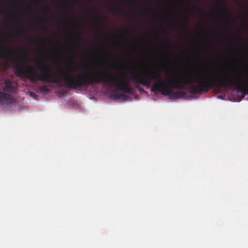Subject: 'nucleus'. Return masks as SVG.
<instances>
[{
	"instance_id": "dca6fc26",
	"label": "nucleus",
	"mask_w": 248,
	"mask_h": 248,
	"mask_svg": "<svg viewBox=\"0 0 248 248\" xmlns=\"http://www.w3.org/2000/svg\"><path fill=\"white\" fill-rule=\"evenodd\" d=\"M96 34L98 37H102L103 35V34L102 33H101V32L99 31H96Z\"/></svg>"
},
{
	"instance_id": "0eeeda50",
	"label": "nucleus",
	"mask_w": 248,
	"mask_h": 248,
	"mask_svg": "<svg viewBox=\"0 0 248 248\" xmlns=\"http://www.w3.org/2000/svg\"><path fill=\"white\" fill-rule=\"evenodd\" d=\"M11 52L12 54L15 53H19L20 57H23L26 61L28 60V56L25 54L26 50L24 49L14 48Z\"/></svg>"
},
{
	"instance_id": "2f4dec72",
	"label": "nucleus",
	"mask_w": 248,
	"mask_h": 248,
	"mask_svg": "<svg viewBox=\"0 0 248 248\" xmlns=\"http://www.w3.org/2000/svg\"><path fill=\"white\" fill-rule=\"evenodd\" d=\"M64 92H64V90H63V91H62V93H63V95H64Z\"/></svg>"
},
{
	"instance_id": "393cba45",
	"label": "nucleus",
	"mask_w": 248,
	"mask_h": 248,
	"mask_svg": "<svg viewBox=\"0 0 248 248\" xmlns=\"http://www.w3.org/2000/svg\"><path fill=\"white\" fill-rule=\"evenodd\" d=\"M35 42H36V40H33L31 41V44H34V43H35Z\"/></svg>"
},
{
	"instance_id": "c85d7f7f",
	"label": "nucleus",
	"mask_w": 248,
	"mask_h": 248,
	"mask_svg": "<svg viewBox=\"0 0 248 248\" xmlns=\"http://www.w3.org/2000/svg\"><path fill=\"white\" fill-rule=\"evenodd\" d=\"M4 24H5V25L7 26V25H8L9 24L7 22H5Z\"/></svg>"
},
{
	"instance_id": "6e6552de",
	"label": "nucleus",
	"mask_w": 248,
	"mask_h": 248,
	"mask_svg": "<svg viewBox=\"0 0 248 248\" xmlns=\"http://www.w3.org/2000/svg\"><path fill=\"white\" fill-rule=\"evenodd\" d=\"M217 3H218V4H219V5H221L223 7V14H227L228 15V18L225 20V22L226 24H228L230 26V15H229L228 14V13L225 9L226 3L222 0H218Z\"/></svg>"
},
{
	"instance_id": "bb28decb",
	"label": "nucleus",
	"mask_w": 248,
	"mask_h": 248,
	"mask_svg": "<svg viewBox=\"0 0 248 248\" xmlns=\"http://www.w3.org/2000/svg\"><path fill=\"white\" fill-rule=\"evenodd\" d=\"M103 50L104 51V52L105 53H108V52L107 50H106L105 49H103Z\"/></svg>"
},
{
	"instance_id": "c9c22d12",
	"label": "nucleus",
	"mask_w": 248,
	"mask_h": 248,
	"mask_svg": "<svg viewBox=\"0 0 248 248\" xmlns=\"http://www.w3.org/2000/svg\"><path fill=\"white\" fill-rule=\"evenodd\" d=\"M199 10H200V11H201V10H202V9H201V8H199Z\"/></svg>"
},
{
	"instance_id": "f3484780",
	"label": "nucleus",
	"mask_w": 248,
	"mask_h": 248,
	"mask_svg": "<svg viewBox=\"0 0 248 248\" xmlns=\"http://www.w3.org/2000/svg\"><path fill=\"white\" fill-rule=\"evenodd\" d=\"M115 96H116V97H117V98H121V97L124 96V95L122 94L118 93V94H116Z\"/></svg>"
},
{
	"instance_id": "58836bf2",
	"label": "nucleus",
	"mask_w": 248,
	"mask_h": 248,
	"mask_svg": "<svg viewBox=\"0 0 248 248\" xmlns=\"http://www.w3.org/2000/svg\"><path fill=\"white\" fill-rule=\"evenodd\" d=\"M82 56H84V54L82 53Z\"/></svg>"
},
{
	"instance_id": "39448f33",
	"label": "nucleus",
	"mask_w": 248,
	"mask_h": 248,
	"mask_svg": "<svg viewBox=\"0 0 248 248\" xmlns=\"http://www.w3.org/2000/svg\"><path fill=\"white\" fill-rule=\"evenodd\" d=\"M69 21L71 24L73 25V29L75 31L76 36L80 40L82 39V34L81 32L76 29V27L78 28H80L81 23L78 21L76 19H70Z\"/></svg>"
},
{
	"instance_id": "9d476101",
	"label": "nucleus",
	"mask_w": 248,
	"mask_h": 248,
	"mask_svg": "<svg viewBox=\"0 0 248 248\" xmlns=\"http://www.w3.org/2000/svg\"><path fill=\"white\" fill-rule=\"evenodd\" d=\"M45 58L46 60H48L50 62H53V55L49 51H47L45 54Z\"/></svg>"
},
{
	"instance_id": "4468645a",
	"label": "nucleus",
	"mask_w": 248,
	"mask_h": 248,
	"mask_svg": "<svg viewBox=\"0 0 248 248\" xmlns=\"http://www.w3.org/2000/svg\"><path fill=\"white\" fill-rule=\"evenodd\" d=\"M70 61H71V62L75 65H77L76 63V62H75V60H74V57L73 56H71L70 57Z\"/></svg>"
},
{
	"instance_id": "423d86ee",
	"label": "nucleus",
	"mask_w": 248,
	"mask_h": 248,
	"mask_svg": "<svg viewBox=\"0 0 248 248\" xmlns=\"http://www.w3.org/2000/svg\"><path fill=\"white\" fill-rule=\"evenodd\" d=\"M15 88L12 85L10 81H6L3 87V91L6 93H13L15 91Z\"/></svg>"
},
{
	"instance_id": "e433bc0d",
	"label": "nucleus",
	"mask_w": 248,
	"mask_h": 248,
	"mask_svg": "<svg viewBox=\"0 0 248 248\" xmlns=\"http://www.w3.org/2000/svg\"><path fill=\"white\" fill-rule=\"evenodd\" d=\"M74 1H78V0H74Z\"/></svg>"
},
{
	"instance_id": "b1692460",
	"label": "nucleus",
	"mask_w": 248,
	"mask_h": 248,
	"mask_svg": "<svg viewBox=\"0 0 248 248\" xmlns=\"http://www.w3.org/2000/svg\"><path fill=\"white\" fill-rule=\"evenodd\" d=\"M34 22L36 23H40V21L38 19H35L34 20Z\"/></svg>"
},
{
	"instance_id": "4be33fe9",
	"label": "nucleus",
	"mask_w": 248,
	"mask_h": 248,
	"mask_svg": "<svg viewBox=\"0 0 248 248\" xmlns=\"http://www.w3.org/2000/svg\"><path fill=\"white\" fill-rule=\"evenodd\" d=\"M122 32H126V33H130V31H127L126 29H124L123 31H122Z\"/></svg>"
},
{
	"instance_id": "2eb2a0df",
	"label": "nucleus",
	"mask_w": 248,
	"mask_h": 248,
	"mask_svg": "<svg viewBox=\"0 0 248 248\" xmlns=\"http://www.w3.org/2000/svg\"><path fill=\"white\" fill-rule=\"evenodd\" d=\"M21 32V31L19 29H16L15 31V33L16 35L19 34H20Z\"/></svg>"
},
{
	"instance_id": "9b49d317",
	"label": "nucleus",
	"mask_w": 248,
	"mask_h": 248,
	"mask_svg": "<svg viewBox=\"0 0 248 248\" xmlns=\"http://www.w3.org/2000/svg\"><path fill=\"white\" fill-rule=\"evenodd\" d=\"M39 89L42 92L48 93L49 91V89L46 85H40L39 86Z\"/></svg>"
},
{
	"instance_id": "7ed1b4c3",
	"label": "nucleus",
	"mask_w": 248,
	"mask_h": 248,
	"mask_svg": "<svg viewBox=\"0 0 248 248\" xmlns=\"http://www.w3.org/2000/svg\"><path fill=\"white\" fill-rule=\"evenodd\" d=\"M60 42L59 51V61L60 66L49 67L47 65L41 66L37 62V69L41 72L38 74L36 69L31 65H28L25 62L18 63L14 62L15 74L20 78H26L33 82L40 80L46 82L57 83L62 80V0H59Z\"/></svg>"
},
{
	"instance_id": "6ab92c4d",
	"label": "nucleus",
	"mask_w": 248,
	"mask_h": 248,
	"mask_svg": "<svg viewBox=\"0 0 248 248\" xmlns=\"http://www.w3.org/2000/svg\"><path fill=\"white\" fill-rule=\"evenodd\" d=\"M25 8L30 11H31L32 10L31 6H27Z\"/></svg>"
},
{
	"instance_id": "f257e3e1",
	"label": "nucleus",
	"mask_w": 248,
	"mask_h": 248,
	"mask_svg": "<svg viewBox=\"0 0 248 248\" xmlns=\"http://www.w3.org/2000/svg\"><path fill=\"white\" fill-rule=\"evenodd\" d=\"M162 68L152 71H143L141 76L133 75L131 80L135 82V88L140 87L139 84L149 88L152 81L155 82L151 88L152 92H160L161 94L167 96L173 93V89H184L185 85H189V92L192 94L206 93L215 86L224 88L234 87V78L230 76H220L215 73L200 72L188 73L182 78H167L166 79L160 78L159 72Z\"/></svg>"
},
{
	"instance_id": "72a5a7b5",
	"label": "nucleus",
	"mask_w": 248,
	"mask_h": 248,
	"mask_svg": "<svg viewBox=\"0 0 248 248\" xmlns=\"http://www.w3.org/2000/svg\"><path fill=\"white\" fill-rule=\"evenodd\" d=\"M78 67H79V68H81V66L80 65H78Z\"/></svg>"
},
{
	"instance_id": "5701e85b",
	"label": "nucleus",
	"mask_w": 248,
	"mask_h": 248,
	"mask_svg": "<svg viewBox=\"0 0 248 248\" xmlns=\"http://www.w3.org/2000/svg\"><path fill=\"white\" fill-rule=\"evenodd\" d=\"M138 90L139 92H145V91H144V89H143L142 88H140H140H139V89H138Z\"/></svg>"
},
{
	"instance_id": "4c0bfd02",
	"label": "nucleus",
	"mask_w": 248,
	"mask_h": 248,
	"mask_svg": "<svg viewBox=\"0 0 248 248\" xmlns=\"http://www.w3.org/2000/svg\"><path fill=\"white\" fill-rule=\"evenodd\" d=\"M78 52V50H76L75 51V52Z\"/></svg>"
},
{
	"instance_id": "cd10ccee",
	"label": "nucleus",
	"mask_w": 248,
	"mask_h": 248,
	"mask_svg": "<svg viewBox=\"0 0 248 248\" xmlns=\"http://www.w3.org/2000/svg\"><path fill=\"white\" fill-rule=\"evenodd\" d=\"M45 38V37H42V36L40 37V39H41L42 40H43Z\"/></svg>"
},
{
	"instance_id": "ddd939ff",
	"label": "nucleus",
	"mask_w": 248,
	"mask_h": 248,
	"mask_svg": "<svg viewBox=\"0 0 248 248\" xmlns=\"http://www.w3.org/2000/svg\"><path fill=\"white\" fill-rule=\"evenodd\" d=\"M184 95L182 92H176L174 93L173 95L176 98H180Z\"/></svg>"
},
{
	"instance_id": "7c9ffc66",
	"label": "nucleus",
	"mask_w": 248,
	"mask_h": 248,
	"mask_svg": "<svg viewBox=\"0 0 248 248\" xmlns=\"http://www.w3.org/2000/svg\"><path fill=\"white\" fill-rule=\"evenodd\" d=\"M170 49H172V45H171V46H170Z\"/></svg>"
},
{
	"instance_id": "a878e982",
	"label": "nucleus",
	"mask_w": 248,
	"mask_h": 248,
	"mask_svg": "<svg viewBox=\"0 0 248 248\" xmlns=\"http://www.w3.org/2000/svg\"><path fill=\"white\" fill-rule=\"evenodd\" d=\"M72 40L73 42L75 43L76 41L73 37H72Z\"/></svg>"
},
{
	"instance_id": "c756f323",
	"label": "nucleus",
	"mask_w": 248,
	"mask_h": 248,
	"mask_svg": "<svg viewBox=\"0 0 248 248\" xmlns=\"http://www.w3.org/2000/svg\"><path fill=\"white\" fill-rule=\"evenodd\" d=\"M247 22V19L246 18L245 20V24H246Z\"/></svg>"
},
{
	"instance_id": "f03ea898",
	"label": "nucleus",
	"mask_w": 248,
	"mask_h": 248,
	"mask_svg": "<svg viewBox=\"0 0 248 248\" xmlns=\"http://www.w3.org/2000/svg\"><path fill=\"white\" fill-rule=\"evenodd\" d=\"M65 6L63 0V65L64 62V47L65 39L64 37L65 28ZM103 82L113 85L118 90L130 94L133 92L132 88L121 76H115L97 71L94 74L89 75L86 72H79L77 74L70 73L66 75L63 67V83L72 89H77L86 87L94 83Z\"/></svg>"
},
{
	"instance_id": "f8f14e48",
	"label": "nucleus",
	"mask_w": 248,
	"mask_h": 248,
	"mask_svg": "<svg viewBox=\"0 0 248 248\" xmlns=\"http://www.w3.org/2000/svg\"><path fill=\"white\" fill-rule=\"evenodd\" d=\"M110 10V11H111L112 12H120L121 11V9L117 6H114L112 7Z\"/></svg>"
},
{
	"instance_id": "20e7f679",
	"label": "nucleus",
	"mask_w": 248,
	"mask_h": 248,
	"mask_svg": "<svg viewBox=\"0 0 248 248\" xmlns=\"http://www.w3.org/2000/svg\"><path fill=\"white\" fill-rule=\"evenodd\" d=\"M0 57L8 59L12 61H13L12 54L9 53V49L3 45H2L0 47Z\"/></svg>"
},
{
	"instance_id": "a211bd4d",
	"label": "nucleus",
	"mask_w": 248,
	"mask_h": 248,
	"mask_svg": "<svg viewBox=\"0 0 248 248\" xmlns=\"http://www.w3.org/2000/svg\"><path fill=\"white\" fill-rule=\"evenodd\" d=\"M186 20H185L183 22V25L182 26V28L183 29H185L186 28Z\"/></svg>"
},
{
	"instance_id": "1a4fd4ad",
	"label": "nucleus",
	"mask_w": 248,
	"mask_h": 248,
	"mask_svg": "<svg viewBox=\"0 0 248 248\" xmlns=\"http://www.w3.org/2000/svg\"><path fill=\"white\" fill-rule=\"evenodd\" d=\"M11 95L0 91V102L7 101Z\"/></svg>"
},
{
	"instance_id": "473e14b6",
	"label": "nucleus",
	"mask_w": 248,
	"mask_h": 248,
	"mask_svg": "<svg viewBox=\"0 0 248 248\" xmlns=\"http://www.w3.org/2000/svg\"><path fill=\"white\" fill-rule=\"evenodd\" d=\"M46 38H47V39H49V38H50V37L48 36H47V37H46Z\"/></svg>"
},
{
	"instance_id": "f704fd0d",
	"label": "nucleus",
	"mask_w": 248,
	"mask_h": 248,
	"mask_svg": "<svg viewBox=\"0 0 248 248\" xmlns=\"http://www.w3.org/2000/svg\"><path fill=\"white\" fill-rule=\"evenodd\" d=\"M230 38L231 39H232V36H230Z\"/></svg>"
},
{
	"instance_id": "412c9836",
	"label": "nucleus",
	"mask_w": 248,
	"mask_h": 248,
	"mask_svg": "<svg viewBox=\"0 0 248 248\" xmlns=\"http://www.w3.org/2000/svg\"><path fill=\"white\" fill-rule=\"evenodd\" d=\"M128 1L130 2V4H134V5H135V4H135V3L134 2V1H133V0H128Z\"/></svg>"
},
{
	"instance_id": "aec40b11",
	"label": "nucleus",
	"mask_w": 248,
	"mask_h": 248,
	"mask_svg": "<svg viewBox=\"0 0 248 248\" xmlns=\"http://www.w3.org/2000/svg\"><path fill=\"white\" fill-rule=\"evenodd\" d=\"M101 18L100 17H98L96 19V21L98 23H100L101 22Z\"/></svg>"
}]
</instances>
